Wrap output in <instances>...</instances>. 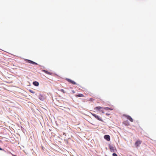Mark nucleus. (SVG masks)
Wrapping results in <instances>:
<instances>
[{
	"label": "nucleus",
	"mask_w": 156,
	"mask_h": 156,
	"mask_svg": "<svg viewBox=\"0 0 156 156\" xmlns=\"http://www.w3.org/2000/svg\"><path fill=\"white\" fill-rule=\"evenodd\" d=\"M90 114L97 119L98 120L100 121L101 122H103V119H102L101 117L98 115L93 113H90Z\"/></svg>",
	"instance_id": "f257e3e1"
},
{
	"label": "nucleus",
	"mask_w": 156,
	"mask_h": 156,
	"mask_svg": "<svg viewBox=\"0 0 156 156\" xmlns=\"http://www.w3.org/2000/svg\"><path fill=\"white\" fill-rule=\"evenodd\" d=\"M109 149L110 150V151L112 152H115L117 151V150L116 149V147H113L112 145H111V144H109L108 145Z\"/></svg>",
	"instance_id": "f03ea898"
},
{
	"label": "nucleus",
	"mask_w": 156,
	"mask_h": 156,
	"mask_svg": "<svg viewBox=\"0 0 156 156\" xmlns=\"http://www.w3.org/2000/svg\"><path fill=\"white\" fill-rule=\"evenodd\" d=\"M38 96L39 99L41 101H43L45 98V96L43 94H39Z\"/></svg>",
	"instance_id": "7ed1b4c3"
},
{
	"label": "nucleus",
	"mask_w": 156,
	"mask_h": 156,
	"mask_svg": "<svg viewBox=\"0 0 156 156\" xmlns=\"http://www.w3.org/2000/svg\"><path fill=\"white\" fill-rule=\"evenodd\" d=\"M66 80L69 83L73 85H78L74 81L71 80L70 79L66 78Z\"/></svg>",
	"instance_id": "20e7f679"
},
{
	"label": "nucleus",
	"mask_w": 156,
	"mask_h": 156,
	"mask_svg": "<svg viewBox=\"0 0 156 156\" xmlns=\"http://www.w3.org/2000/svg\"><path fill=\"white\" fill-rule=\"evenodd\" d=\"M66 80L69 83L73 85H78L74 81L71 80L70 79L66 78Z\"/></svg>",
	"instance_id": "39448f33"
},
{
	"label": "nucleus",
	"mask_w": 156,
	"mask_h": 156,
	"mask_svg": "<svg viewBox=\"0 0 156 156\" xmlns=\"http://www.w3.org/2000/svg\"><path fill=\"white\" fill-rule=\"evenodd\" d=\"M25 61L27 62L30 63L34 65H38V64L36 62H34L28 59H25Z\"/></svg>",
	"instance_id": "423d86ee"
},
{
	"label": "nucleus",
	"mask_w": 156,
	"mask_h": 156,
	"mask_svg": "<svg viewBox=\"0 0 156 156\" xmlns=\"http://www.w3.org/2000/svg\"><path fill=\"white\" fill-rule=\"evenodd\" d=\"M104 138L107 141H110V137L108 135H105L104 136Z\"/></svg>",
	"instance_id": "0eeeda50"
},
{
	"label": "nucleus",
	"mask_w": 156,
	"mask_h": 156,
	"mask_svg": "<svg viewBox=\"0 0 156 156\" xmlns=\"http://www.w3.org/2000/svg\"><path fill=\"white\" fill-rule=\"evenodd\" d=\"M141 142L140 140L136 141L135 143V145L136 147H138L141 144Z\"/></svg>",
	"instance_id": "6e6552de"
},
{
	"label": "nucleus",
	"mask_w": 156,
	"mask_h": 156,
	"mask_svg": "<svg viewBox=\"0 0 156 156\" xmlns=\"http://www.w3.org/2000/svg\"><path fill=\"white\" fill-rule=\"evenodd\" d=\"M125 116L126 117V118L129 120L131 122H133V119L131 118V117L129 115H125Z\"/></svg>",
	"instance_id": "1a4fd4ad"
},
{
	"label": "nucleus",
	"mask_w": 156,
	"mask_h": 156,
	"mask_svg": "<svg viewBox=\"0 0 156 156\" xmlns=\"http://www.w3.org/2000/svg\"><path fill=\"white\" fill-rule=\"evenodd\" d=\"M33 84L35 86L37 87L39 85V83L37 81H34L33 82Z\"/></svg>",
	"instance_id": "9d476101"
},
{
	"label": "nucleus",
	"mask_w": 156,
	"mask_h": 156,
	"mask_svg": "<svg viewBox=\"0 0 156 156\" xmlns=\"http://www.w3.org/2000/svg\"><path fill=\"white\" fill-rule=\"evenodd\" d=\"M101 109H103V107L101 106H97L94 108L95 110H97L98 111H100Z\"/></svg>",
	"instance_id": "9b49d317"
},
{
	"label": "nucleus",
	"mask_w": 156,
	"mask_h": 156,
	"mask_svg": "<svg viewBox=\"0 0 156 156\" xmlns=\"http://www.w3.org/2000/svg\"><path fill=\"white\" fill-rule=\"evenodd\" d=\"M103 109L106 111L108 110H113V109L111 108H110L108 107H103Z\"/></svg>",
	"instance_id": "f8f14e48"
},
{
	"label": "nucleus",
	"mask_w": 156,
	"mask_h": 156,
	"mask_svg": "<svg viewBox=\"0 0 156 156\" xmlns=\"http://www.w3.org/2000/svg\"><path fill=\"white\" fill-rule=\"evenodd\" d=\"M75 96L76 97H83L84 96V95H83L82 94H76L75 95Z\"/></svg>",
	"instance_id": "ddd939ff"
},
{
	"label": "nucleus",
	"mask_w": 156,
	"mask_h": 156,
	"mask_svg": "<svg viewBox=\"0 0 156 156\" xmlns=\"http://www.w3.org/2000/svg\"><path fill=\"white\" fill-rule=\"evenodd\" d=\"M42 71L44 72V73H47V74H48V72L47 70H42Z\"/></svg>",
	"instance_id": "4468645a"
},
{
	"label": "nucleus",
	"mask_w": 156,
	"mask_h": 156,
	"mask_svg": "<svg viewBox=\"0 0 156 156\" xmlns=\"http://www.w3.org/2000/svg\"><path fill=\"white\" fill-rule=\"evenodd\" d=\"M29 90V91L30 92H31V93H33V94H34V93H35V92H34V91H33V90H32L30 89V90Z\"/></svg>",
	"instance_id": "2eb2a0df"
},
{
	"label": "nucleus",
	"mask_w": 156,
	"mask_h": 156,
	"mask_svg": "<svg viewBox=\"0 0 156 156\" xmlns=\"http://www.w3.org/2000/svg\"><path fill=\"white\" fill-rule=\"evenodd\" d=\"M112 156H118L117 154L115 153H114L112 154Z\"/></svg>",
	"instance_id": "dca6fc26"
},
{
	"label": "nucleus",
	"mask_w": 156,
	"mask_h": 156,
	"mask_svg": "<svg viewBox=\"0 0 156 156\" xmlns=\"http://www.w3.org/2000/svg\"><path fill=\"white\" fill-rule=\"evenodd\" d=\"M60 91L63 93H65V90L63 89H61L60 90Z\"/></svg>",
	"instance_id": "f3484780"
},
{
	"label": "nucleus",
	"mask_w": 156,
	"mask_h": 156,
	"mask_svg": "<svg viewBox=\"0 0 156 156\" xmlns=\"http://www.w3.org/2000/svg\"><path fill=\"white\" fill-rule=\"evenodd\" d=\"M21 129L22 131H24L25 130V129L23 128L22 126H21Z\"/></svg>",
	"instance_id": "a211bd4d"
},
{
	"label": "nucleus",
	"mask_w": 156,
	"mask_h": 156,
	"mask_svg": "<svg viewBox=\"0 0 156 156\" xmlns=\"http://www.w3.org/2000/svg\"><path fill=\"white\" fill-rule=\"evenodd\" d=\"M48 74L50 75H52V73H50V72H48V73L47 74Z\"/></svg>",
	"instance_id": "6ab92c4d"
},
{
	"label": "nucleus",
	"mask_w": 156,
	"mask_h": 156,
	"mask_svg": "<svg viewBox=\"0 0 156 156\" xmlns=\"http://www.w3.org/2000/svg\"><path fill=\"white\" fill-rule=\"evenodd\" d=\"M106 115H110V114L109 113H107L106 114Z\"/></svg>",
	"instance_id": "aec40b11"
},
{
	"label": "nucleus",
	"mask_w": 156,
	"mask_h": 156,
	"mask_svg": "<svg viewBox=\"0 0 156 156\" xmlns=\"http://www.w3.org/2000/svg\"><path fill=\"white\" fill-rule=\"evenodd\" d=\"M0 151H4V150L2 148H1L0 147Z\"/></svg>",
	"instance_id": "412c9836"
},
{
	"label": "nucleus",
	"mask_w": 156,
	"mask_h": 156,
	"mask_svg": "<svg viewBox=\"0 0 156 156\" xmlns=\"http://www.w3.org/2000/svg\"><path fill=\"white\" fill-rule=\"evenodd\" d=\"M72 92L73 94H74V93H75V92L74 90H72Z\"/></svg>",
	"instance_id": "4be33fe9"
},
{
	"label": "nucleus",
	"mask_w": 156,
	"mask_h": 156,
	"mask_svg": "<svg viewBox=\"0 0 156 156\" xmlns=\"http://www.w3.org/2000/svg\"><path fill=\"white\" fill-rule=\"evenodd\" d=\"M102 113H104V111L103 110H101V111Z\"/></svg>",
	"instance_id": "5701e85b"
},
{
	"label": "nucleus",
	"mask_w": 156,
	"mask_h": 156,
	"mask_svg": "<svg viewBox=\"0 0 156 156\" xmlns=\"http://www.w3.org/2000/svg\"><path fill=\"white\" fill-rule=\"evenodd\" d=\"M124 124L126 126H127V123H124Z\"/></svg>",
	"instance_id": "b1692460"
},
{
	"label": "nucleus",
	"mask_w": 156,
	"mask_h": 156,
	"mask_svg": "<svg viewBox=\"0 0 156 156\" xmlns=\"http://www.w3.org/2000/svg\"><path fill=\"white\" fill-rule=\"evenodd\" d=\"M13 156H17L15 155H13Z\"/></svg>",
	"instance_id": "393cba45"
},
{
	"label": "nucleus",
	"mask_w": 156,
	"mask_h": 156,
	"mask_svg": "<svg viewBox=\"0 0 156 156\" xmlns=\"http://www.w3.org/2000/svg\"><path fill=\"white\" fill-rule=\"evenodd\" d=\"M65 133H64L63 134V135H65Z\"/></svg>",
	"instance_id": "a878e982"
}]
</instances>
